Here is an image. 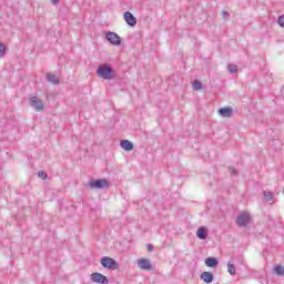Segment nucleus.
Here are the masks:
<instances>
[{
    "label": "nucleus",
    "mask_w": 284,
    "mask_h": 284,
    "mask_svg": "<svg viewBox=\"0 0 284 284\" xmlns=\"http://www.w3.org/2000/svg\"><path fill=\"white\" fill-rule=\"evenodd\" d=\"M97 74L100 79H104V81H112V79L115 77L114 69H112L110 64L99 65L97 69Z\"/></svg>",
    "instance_id": "1"
},
{
    "label": "nucleus",
    "mask_w": 284,
    "mask_h": 284,
    "mask_svg": "<svg viewBox=\"0 0 284 284\" xmlns=\"http://www.w3.org/2000/svg\"><path fill=\"white\" fill-rule=\"evenodd\" d=\"M100 263L105 270H119V263L110 256H103Z\"/></svg>",
    "instance_id": "2"
},
{
    "label": "nucleus",
    "mask_w": 284,
    "mask_h": 284,
    "mask_svg": "<svg viewBox=\"0 0 284 284\" xmlns=\"http://www.w3.org/2000/svg\"><path fill=\"white\" fill-rule=\"evenodd\" d=\"M251 221H252V216L250 215V213L242 212L237 215L236 225H239V227H245L250 225Z\"/></svg>",
    "instance_id": "3"
},
{
    "label": "nucleus",
    "mask_w": 284,
    "mask_h": 284,
    "mask_svg": "<svg viewBox=\"0 0 284 284\" xmlns=\"http://www.w3.org/2000/svg\"><path fill=\"white\" fill-rule=\"evenodd\" d=\"M105 39L111 43V45H121V37L116 32L108 31L105 33Z\"/></svg>",
    "instance_id": "4"
},
{
    "label": "nucleus",
    "mask_w": 284,
    "mask_h": 284,
    "mask_svg": "<svg viewBox=\"0 0 284 284\" xmlns=\"http://www.w3.org/2000/svg\"><path fill=\"white\" fill-rule=\"evenodd\" d=\"M30 105L36 110V112H43L45 105L38 97H32L30 99Z\"/></svg>",
    "instance_id": "5"
},
{
    "label": "nucleus",
    "mask_w": 284,
    "mask_h": 284,
    "mask_svg": "<svg viewBox=\"0 0 284 284\" xmlns=\"http://www.w3.org/2000/svg\"><path fill=\"white\" fill-rule=\"evenodd\" d=\"M91 281L92 283L97 284H108L110 281H108V276L101 274V273H92L91 274Z\"/></svg>",
    "instance_id": "6"
},
{
    "label": "nucleus",
    "mask_w": 284,
    "mask_h": 284,
    "mask_svg": "<svg viewBox=\"0 0 284 284\" xmlns=\"http://www.w3.org/2000/svg\"><path fill=\"white\" fill-rule=\"evenodd\" d=\"M90 187H92L93 190H103L108 187V180L102 179V180L92 181L90 182Z\"/></svg>",
    "instance_id": "7"
},
{
    "label": "nucleus",
    "mask_w": 284,
    "mask_h": 284,
    "mask_svg": "<svg viewBox=\"0 0 284 284\" xmlns=\"http://www.w3.org/2000/svg\"><path fill=\"white\" fill-rule=\"evenodd\" d=\"M138 267L140 270L150 271L152 270V262H150L148 258H140L138 260Z\"/></svg>",
    "instance_id": "8"
},
{
    "label": "nucleus",
    "mask_w": 284,
    "mask_h": 284,
    "mask_svg": "<svg viewBox=\"0 0 284 284\" xmlns=\"http://www.w3.org/2000/svg\"><path fill=\"white\" fill-rule=\"evenodd\" d=\"M124 21L128 26H131V28L136 26V18L130 11L124 12Z\"/></svg>",
    "instance_id": "9"
},
{
    "label": "nucleus",
    "mask_w": 284,
    "mask_h": 284,
    "mask_svg": "<svg viewBox=\"0 0 284 284\" xmlns=\"http://www.w3.org/2000/svg\"><path fill=\"white\" fill-rule=\"evenodd\" d=\"M220 116H223L224 119H230L232 114H234V110L230 106L222 108L219 110Z\"/></svg>",
    "instance_id": "10"
},
{
    "label": "nucleus",
    "mask_w": 284,
    "mask_h": 284,
    "mask_svg": "<svg viewBox=\"0 0 284 284\" xmlns=\"http://www.w3.org/2000/svg\"><path fill=\"white\" fill-rule=\"evenodd\" d=\"M120 145L122 150H125V152H132L134 150V144H132L129 140H122Z\"/></svg>",
    "instance_id": "11"
},
{
    "label": "nucleus",
    "mask_w": 284,
    "mask_h": 284,
    "mask_svg": "<svg viewBox=\"0 0 284 284\" xmlns=\"http://www.w3.org/2000/svg\"><path fill=\"white\" fill-rule=\"evenodd\" d=\"M263 199L266 203H274V193L272 191H263Z\"/></svg>",
    "instance_id": "12"
},
{
    "label": "nucleus",
    "mask_w": 284,
    "mask_h": 284,
    "mask_svg": "<svg viewBox=\"0 0 284 284\" xmlns=\"http://www.w3.org/2000/svg\"><path fill=\"white\" fill-rule=\"evenodd\" d=\"M201 278L204 283H212V281H214V275L211 272H203Z\"/></svg>",
    "instance_id": "13"
},
{
    "label": "nucleus",
    "mask_w": 284,
    "mask_h": 284,
    "mask_svg": "<svg viewBox=\"0 0 284 284\" xmlns=\"http://www.w3.org/2000/svg\"><path fill=\"white\" fill-rule=\"evenodd\" d=\"M206 267H216L219 265V260L216 257H207L205 260Z\"/></svg>",
    "instance_id": "14"
},
{
    "label": "nucleus",
    "mask_w": 284,
    "mask_h": 284,
    "mask_svg": "<svg viewBox=\"0 0 284 284\" xmlns=\"http://www.w3.org/2000/svg\"><path fill=\"white\" fill-rule=\"evenodd\" d=\"M197 239H200L201 241H205V239H207V231L205 230V227H200L197 230L196 233Z\"/></svg>",
    "instance_id": "15"
},
{
    "label": "nucleus",
    "mask_w": 284,
    "mask_h": 284,
    "mask_svg": "<svg viewBox=\"0 0 284 284\" xmlns=\"http://www.w3.org/2000/svg\"><path fill=\"white\" fill-rule=\"evenodd\" d=\"M47 80H48L50 83H54L55 85H58V83H59V78L55 77L53 73H48V74H47Z\"/></svg>",
    "instance_id": "16"
},
{
    "label": "nucleus",
    "mask_w": 284,
    "mask_h": 284,
    "mask_svg": "<svg viewBox=\"0 0 284 284\" xmlns=\"http://www.w3.org/2000/svg\"><path fill=\"white\" fill-rule=\"evenodd\" d=\"M227 272L231 274V276L236 275V266L232 263H227Z\"/></svg>",
    "instance_id": "17"
},
{
    "label": "nucleus",
    "mask_w": 284,
    "mask_h": 284,
    "mask_svg": "<svg viewBox=\"0 0 284 284\" xmlns=\"http://www.w3.org/2000/svg\"><path fill=\"white\" fill-rule=\"evenodd\" d=\"M227 70L231 74H236V72H239V67L235 64H229Z\"/></svg>",
    "instance_id": "18"
},
{
    "label": "nucleus",
    "mask_w": 284,
    "mask_h": 284,
    "mask_svg": "<svg viewBox=\"0 0 284 284\" xmlns=\"http://www.w3.org/2000/svg\"><path fill=\"white\" fill-rule=\"evenodd\" d=\"M274 272L277 276H284V267L281 266V265H277L275 268H274Z\"/></svg>",
    "instance_id": "19"
},
{
    "label": "nucleus",
    "mask_w": 284,
    "mask_h": 284,
    "mask_svg": "<svg viewBox=\"0 0 284 284\" xmlns=\"http://www.w3.org/2000/svg\"><path fill=\"white\" fill-rule=\"evenodd\" d=\"M203 89V84L201 83V81L195 80L193 82V90H202Z\"/></svg>",
    "instance_id": "20"
},
{
    "label": "nucleus",
    "mask_w": 284,
    "mask_h": 284,
    "mask_svg": "<svg viewBox=\"0 0 284 284\" xmlns=\"http://www.w3.org/2000/svg\"><path fill=\"white\" fill-rule=\"evenodd\" d=\"M3 57H6V45L0 43V59H3Z\"/></svg>",
    "instance_id": "21"
},
{
    "label": "nucleus",
    "mask_w": 284,
    "mask_h": 284,
    "mask_svg": "<svg viewBox=\"0 0 284 284\" xmlns=\"http://www.w3.org/2000/svg\"><path fill=\"white\" fill-rule=\"evenodd\" d=\"M277 24L280 26V28H284V14L277 18Z\"/></svg>",
    "instance_id": "22"
},
{
    "label": "nucleus",
    "mask_w": 284,
    "mask_h": 284,
    "mask_svg": "<svg viewBox=\"0 0 284 284\" xmlns=\"http://www.w3.org/2000/svg\"><path fill=\"white\" fill-rule=\"evenodd\" d=\"M38 176H39L40 179H43V180L48 179V174H45V172H43V171H39V172H38Z\"/></svg>",
    "instance_id": "23"
},
{
    "label": "nucleus",
    "mask_w": 284,
    "mask_h": 284,
    "mask_svg": "<svg viewBox=\"0 0 284 284\" xmlns=\"http://www.w3.org/2000/svg\"><path fill=\"white\" fill-rule=\"evenodd\" d=\"M146 250H148V252H154V245L148 244Z\"/></svg>",
    "instance_id": "24"
},
{
    "label": "nucleus",
    "mask_w": 284,
    "mask_h": 284,
    "mask_svg": "<svg viewBox=\"0 0 284 284\" xmlns=\"http://www.w3.org/2000/svg\"><path fill=\"white\" fill-rule=\"evenodd\" d=\"M222 17H223V19H227V17H230V12L222 11Z\"/></svg>",
    "instance_id": "25"
},
{
    "label": "nucleus",
    "mask_w": 284,
    "mask_h": 284,
    "mask_svg": "<svg viewBox=\"0 0 284 284\" xmlns=\"http://www.w3.org/2000/svg\"><path fill=\"white\" fill-rule=\"evenodd\" d=\"M229 172H230V174H236V170H234L233 166L229 168Z\"/></svg>",
    "instance_id": "26"
},
{
    "label": "nucleus",
    "mask_w": 284,
    "mask_h": 284,
    "mask_svg": "<svg viewBox=\"0 0 284 284\" xmlns=\"http://www.w3.org/2000/svg\"><path fill=\"white\" fill-rule=\"evenodd\" d=\"M61 0H51V3L53 4V6H58V3L60 2Z\"/></svg>",
    "instance_id": "27"
}]
</instances>
